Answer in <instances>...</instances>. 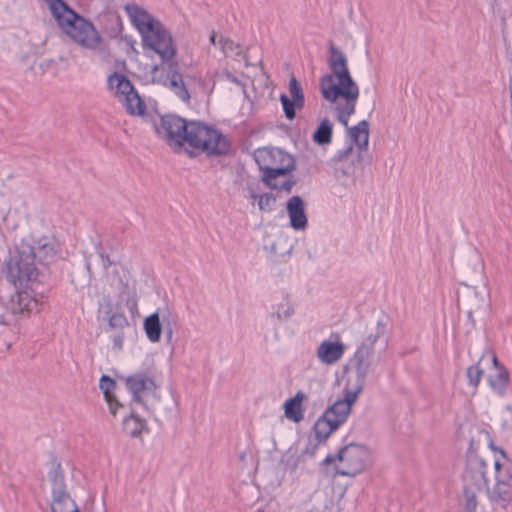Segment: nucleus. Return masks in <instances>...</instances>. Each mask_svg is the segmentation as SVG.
<instances>
[{"label": "nucleus", "mask_w": 512, "mask_h": 512, "mask_svg": "<svg viewBox=\"0 0 512 512\" xmlns=\"http://www.w3.org/2000/svg\"><path fill=\"white\" fill-rule=\"evenodd\" d=\"M37 277L35 253L31 245L23 241L7 263V279L13 284L15 292L5 304H0V324L8 323L9 312L16 315L32 309L34 300L30 285Z\"/></svg>", "instance_id": "1"}, {"label": "nucleus", "mask_w": 512, "mask_h": 512, "mask_svg": "<svg viewBox=\"0 0 512 512\" xmlns=\"http://www.w3.org/2000/svg\"><path fill=\"white\" fill-rule=\"evenodd\" d=\"M329 52L328 63L332 73L320 79V91L323 98L331 103L340 98L344 100V104H337L336 109L339 122L347 127L349 117L355 113L359 88L350 75L344 53L333 44Z\"/></svg>", "instance_id": "2"}, {"label": "nucleus", "mask_w": 512, "mask_h": 512, "mask_svg": "<svg viewBox=\"0 0 512 512\" xmlns=\"http://www.w3.org/2000/svg\"><path fill=\"white\" fill-rule=\"evenodd\" d=\"M61 31L80 47L97 51L103 38L89 20L71 9L64 0H44Z\"/></svg>", "instance_id": "3"}, {"label": "nucleus", "mask_w": 512, "mask_h": 512, "mask_svg": "<svg viewBox=\"0 0 512 512\" xmlns=\"http://www.w3.org/2000/svg\"><path fill=\"white\" fill-rule=\"evenodd\" d=\"M61 31L80 47L97 51L103 38L89 20L71 9L64 0H44Z\"/></svg>", "instance_id": "4"}, {"label": "nucleus", "mask_w": 512, "mask_h": 512, "mask_svg": "<svg viewBox=\"0 0 512 512\" xmlns=\"http://www.w3.org/2000/svg\"><path fill=\"white\" fill-rule=\"evenodd\" d=\"M125 10L142 37L143 47L156 52L163 61L173 59L177 49L165 26L137 4H128Z\"/></svg>", "instance_id": "5"}, {"label": "nucleus", "mask_w": 512, "mask_h": 512, "mask_svg": "<svg viewBox=\"0 0 512 512\" xmlns=\"http://www.w3.org/2000/svg\"><path fill=\"white\" fill-rule=\"evenodd\" d=\"M262 181L271 189L291 192L295 181L290 173L295 168L291 155L277 148H260L254 154Z\"/></svg>", "instance_id": "6"}, {"label": "nucleus", "mask_w": 512, "mask_h": 512, "mask_svg": "<svg viewBox=\"0 0 512 512\" xmlns=\"http://www.w3.org/2000/svg\"><path fill=\"white\" fill-rule=\"evenodd\" d=\"M491 470L490 462L475 454L467 457L466 468L463 473L462 505L465 512H475L478 506V497L484 487H487V474Z\"/></svg>", "instance_id": "7"}, {"label": "nucleus", "mask_w": 512, "mask_h": 512, "mask_svg": "<svg viewBox=\"0 0 512 512\" xmlns=\"http://www.w3.org/2000/svg\"><path fill=\"white\" fill-rule=\"evenodd\" d=\"M348 135L357 146L359 152L366 151L369 141V124L366 120L360 121L356 126L348 129ZM334 160L340 165L337 171L342 176L350 178L353 182L362 172V161L360 153H355L350 145L344 150H339Z\"/></svg>", "instance_id": "8"}, {"label": "nucleus", "mask_w": 512, "mask_h": 512, "mask_svg": "<svg viewBox=\"0 0 512 512\" xmlns=\"http://www.w3.org/2000/svg\"><path fill=\"white\" fill-rule=\"evenodd\" d=\"M185 144L197 153L211 155L226 154L230 145L227 138L219 131L200 122H190L185 135Z\"/></svg>", "instance_id": "9"}, {"label": "nucleus", "mask_w": 512, "mask_h": 512, "mask_svg": "<svg viewBox=\"0 0 512 512\" xmlns=\"http://www.w3.org/2000/svg\"><path fill=\"white\" fill-rule=\"evenodd\" d=\"M336 460V473L342 476L353 477L372 466L371 451L360 444L351 443L344 446L336 456L328 455L323 463L328 465Z\"/></svg>", "instance_id": "10"}, {"label": "nucleus", "mask_w": 512, "mask_h": 512, "mask_svg": "<svg viewBox=\"0 0 512 512\" xmlns=\"http://www.w3.org/2000/svg\"><path fill=\"white\" fill-rule=\"evenodd\" d=\"M125 385L135 403L141 404L151 414L161 412L159 386L153 376L145 372H137L125 378Z\"/></svg>", "instance_id": "11"}, {"label": "nucleus", "mask_w": 512, "mask_h": 512, "mask_svg": "<svg viewBox=\"0 0 512 512\" xmlns=\"http://www.w3.org/2000/svg\"><path fill=\"white\" fill-rule=\"evenodd\" d=\"M48 478L51 482L52 493L51 512H80L75 501L67 491L64 475L59 463H53Z\"/></svg>", "instance_id": "12"}, {"label": "nucleus", "mask_w": 512, "mask_h": 512, "mask_svg": "<svg viewBox=\"0 0 512 512\" xmlns=\"http://www.w3.org/2000/svg\"><path fill=\"white\" fill-rule=\"evenodd\" d=\"M383 334L384 326L378 322L376 331L369 333L354 353L356 381L360 384H365L366 376L372 366L374 345Z\"/></svg>", "instance_id": "13"}, {"label": "nucleus", "mask_w": 512, "mask_h": 512, "mask_svg": "<svg viewBox=\"0 0 512 512\" xmlns=\"http://www.w3.org/2000/svg\"><path fill=\"white\" fill-rule=\"evenodd\" d=\"M190 122L175 115H166L161 118L157 132L174 149H181L185 145V135Z\"/></svg>", "instance_id": "14"}, {"label": "nucleus", "mask_w": 512, "mask_h": 512, "mask_svg": "<svg viewBox=\"0 0 512 512\" xmlns=\"http://www.w3.org/2000/svg\"><path fill=\"white\" fill-rule=\"evenodd\" d=\"M363 387L364 384H360V382L356 381V384L353 386L352 389L346 390L344 398L335 401L334 404L324 412V414L328 418L337 421L338 426L343 424L346 421L348 415L350 414L351 407L353 403L356 401Z\"/></svg>", "instance_id": "15"}, {"label": "nucleus", "mask_w": 512, "mask_h": 512, "mask_svg": "<svg viewBox=\"0 0 512 512\" xmlns=\"http://www.w3.org/2000/svg\"><path fill=\"white\" fill-rule=\"evenodd\" d=\"M345 345L341 342L338 335L335 341L324 340L316 350V357L325 365L336 364L344 355Z\"/></svg>", "instance_id": "16"}, {"label": "nucleus", "mask_w": 512, "mask_h": 512, "mask_svg": "<svg viewBox=\"0 0 512 512\" xmlns=\"http://www.w3.org/2000/svg\"><path fill=\"white\" fill-rule=\"evenodd\" d=\"M35 253V259H38L40 264H49L56 259L59 251V243L52 236H44L31 245Z\"/></svg>", "instance_id": "17"}, {"label": "nucleus", "mask_w": 512, "mask_h": 512, "mask_svg": "<svg viewBox=\"0 0 512 512\" xmlns=\"http://www.w3.org/2000/svg\"><path fill=\"white\" fill-rule=\"evenodd\" d=\"M287 212L290 225L295 230H304L307 227V217L304 203L300 196H292L287 202Z\"/></svg>", "instance_id": "18"}, {"label": "nucleus", "mask_w": 512, "mask_h": 512, "mask_svg": "<svg viewBox=\"0 0 512 512\" xmlns=\"http://www.w3.org/2000/svg\"><path fill=\"white\" fill-rule=\"evenodd\" d=\"M492 363L495 373L490 375L489 384L491 388L500 396H503L510 382L508 370L498 361L495 354H492Z\"/></svg>", "instance_id": "19"}, {"label": "nucleus", "mask_w": 512, "mask_h": 512, "mask_svg": "<svg viewBox=\"0 0 512 512\" xmlns=\"http://www.w3.org/2000/svg\"><path fill=\"white\" fill-rule=\"evenodd\" d=\"M487 495L492 504L506 509L512 502V484L501 482L491 488L487 486Z\"/></svg>", "instance_id": "20"}, {"label": "nucleus", "mask_w": 512, "mask_h": 512, "mask_svg": "<svg viewBox=\"0 0 512 512\" xmlns=\"http://www.w3.org/2000/svg\"><path fill=\"white\" fill-rule=\"evenodd\" d=\"M116 289L118 291V303L124 302L127 308L134 312L137 309V297L135 287L130 279L126 276L119 277Z\"/></svg>", "instance_id": "21"}, {"label": "nucleus", "mask_w": 512, "mask_h": 512, "mask_svg": "<svg viewBox=\"0 0 512 512\" xmlns=\"http://www.w3.org/2000/svg\"><path fill=\"white\" fill-rule=\"evenodd\" d=\"M107 86L119 102L134 89L131 81L125 75L117 72L109 75Z\"/></svg>", "instance_id": "22"}, {"label": "nucleus", "mask_w": 512, "mask_h": 512, "mask_svg": "<svg viewBox=\"0 0 512 512\" xmlns=\"http://www.w3.org/2000/svg\"><path fill=\"white\" fill-rule=\"evenodd\" d=\"M306 399V395L299 391L296 395L284 403V414L286 418L296 423L300 422L304 418V409L302 402Z\"/></svg>", "instance_id": "23"}, {"label": "nucleus", "mask_w": 512, "mask_h": 512, "mask_svg": "<svg viewBox=\"0 0 512 512\" xmlns=\"http://www.w3.org/2000/svg\"><path fill=\"white\" fill-rule=\"evenodd\" d=\"M99 387L102 390V392L105 396V399L109 405L110 412L113 415H115L117 412V409L119 407H122V405L118 402V400L114 396L116 382L109 376L103 375L100 378Z\"/></svg>", "instance_id": "24"}, {"label": "nucleus", "mask_w": 512, "mask_h": 512, "mask_svg": "<svg viewBox=\"0 0 512 512\" xmlns=\"http://www.w3.org/2000/svg\"><path fill=\"white\" fill-rule=\"evenodd\" d=\"M120 103L130 115L142 116L145 114L146 105L135 89L121 99Z\"/></svg>", "instance_id": "25"}, {"label": "nucleus", "mask_w": 512, "mask_h": 512, "mask_svg": "<svg viewBox=\"0 0 512 512\" xmlns=\"http://www.w3.org/2000/svg\"><path fill=\"white\" fill-rule=\"evenodd\" d=\"M105 314L108 317L109 327L113 329L122 330L128 326V320L124 313L120 311V304L117 303L115 309L112 307L110 301L105 306Z\"/></svg>", "instance_id": "26"}, {"label": "nucleus", "mask_w": 512, "mask_h": 512, "mask_svg": "<svg viewBox=\"0 0 512 512\" xmlns=\"http://www.w3.org/2000/svg\"><path fill=\"white\" fill-rule=\"evenodd\" d=\"M338 427L337 421H334L323 414L314 425L315 436L318 440H325Z\"/></svg>", "instance_id": "27"}, {"label": "nucleus", "mask_w": 512, "mask_h": 512, "mask_svg": "<svg viewBox=\"0 0 512 512\" xmlns=\"http://www.w3.org/2000/svg\"><path fill=\"white\" fill-rule=\"evenodd\" d=\"M169 88L178 96L183 102L188 103L190 100V94L183 81V76L173 71L169 74Z\"/></svg>", "instance_id": "28"}, {"label": "nucleus", "mask_w": 512, "mask_h": 512, "mask_svg": "<svg viewBox=\"0 0 512 512\" xmlns=\"http://www.w3.org/2000/svg\"><path fill=\"white\" fill-rule=\"evenodd\" d=\"M490 466H493L494 474H495V483H509L512 484V465L505 462H500L499 460L490 461Z\"/></svg>", "instance_id": "29"}, {"label": "nucleus", "mask_w": 512, "mask_h": 512, "mask_svg": "<svg viewBox=\"0 0 512 512\" xmlns=\"http://www.w3.org/2000/svg\"><path fill=\"white\" fill-rule=\"evenodd\" d=\"M144 330L151 342H158L161 338V323L158 313H153L144 320Z\"/></svg>", "instance_id": "30"}, {"label": "nucleus", "mask_w": 512, "mask_h": 512, "mask_svg": "<svg viewBox=\"0 0 512 512\" xmlns=\"http://www.w3.org/2000/svg\"><path fill=\"white\" fill-rule=\"evenodd\" d=\"M333 125L327 118L323 119L313 134V141L319 145L331 142Z\"/></svg>", "instance_id": "31"}, {"label": "nucleus", "mask_w": 512, "mask_h": 512, "mask_svg": "<svg viewBox=\"0 0 512 512\" xmlns=\"http://www.w3.org/2000/svg\"><path fill=\"white\" fill-rule=\"evenodd\" d=\"M146 426L145 420L134 413H131L123 421L124 431L132 437L138 436Z\"/></svg>", "instance_id": "32"}, {"label": "nucleus", "mask_w": 512, "mask_h": 512, "mask_svg": "<svg viewBox=\"0 0 512 512\" xmlns=\"http://www.w3.org/2000/svg\"><path fill=\"white\" fill-rule=\"evenodd\" d=\"M294 313L293 305L288 298H283L273 306L272 317L278 321L288 320Z\"/></svg>", "instance_id": "33"}, {"label": "nucleus", "mask_w": 512, "mask_h": 512, "mask_svg": "<svg viewBox=\"0 0 512 512\" xmlns=\"http://www.w3.org/2000/svg\"><path fill=\"white\" fill-rule=\"evenodd\" d=\"M302 462V455L291 450L283 456L281 461L284 472H288L290 474H294Z\"/></svg>", "instance_id": "34"}, {"label": "nucleus", "mask_w": 512, "mask_h": 512, "mask_svg": "<svg viewBox=\"0 0 512 512\" xmlns=\"http://www.w3.org/2000/svg\"><path fill=\"white\" fill-rule=\"evenodd\" d=\"M218 45L220 46L224 56H229L230 54H242V47L238 43H235L233 40L222 34L219 36Z\"/></svg>", "instance_id": "35"}, {"label": "nucleus", "mask_w": 512, "mask_h": 512, "mask_svg": "<svg viewBox=\"0 0 512 512\" xmlns=\"http://www.w3.org/2000/svg\"><path fill=\"white\" fill-rule=\"evenodd\" d=\"M289 92L291 95L290 99H294L297 102L298 108H303L304 106V94L302 91V87L300 83L297 81L295 77H292L289 80Z\"/></svg>", "instance_id": "36"}, {"label": "nucleus", "mask_w": 512, "mask_h": 512, "mask_svg": "<svg viewBox=\"0 0 512 512\" xmlns=\"http://www.w3.org/2000/svg\"><path fill=\"white\" fill-rule=\"evenodd\" d=\"M280 101L282 103L286 118H288L289 120L294 119L296 115V109H299L297 107V102L294 99H290L285 94H282L280 96Z\"/></svg>", "instance_id": "37"}, {"label": "nucleus", "mask_w": 512, "mask_h": 512, "mask_svg": "<svg viewBox=\"0 0 512 512\" xmlns=\"http://www.w3.org/2000/svg\"><path fill=\"white\" fill-rule=\"evenodd\" d=\"M275 197L270 193L259 195L258 197V208L264 212H270L275 204Z\"/></svg>", "instance_id": "38"}, {"label": "nucleus", "mask_w": 512, "mask_h": 512, "mask_svg": "<svg viewBox=\"0 0 512 512\" xmlns=\"http://www.w3.org/2000/svg\"><path fill=\"white\" fill-rule=\"evenodd\" d=\"M466 374L469 380V384L477 387L482 378L483 370L478 365H473L468 367Z\"/></svg>", "instance_id": "39"}, {"label": "nucleus", "mask_w": 512, "mask_h": 512, "mask_svg": "<svg viewBox=\"0 0 512 512\" xmlns=\"http://www.w3.org/2000/svg\"><path fill=\"white\" fill-rule=\"evenodd\" d=\"M112 342H113V347L115 349L120 350L123 347L124 336L122 334H120V333L116 334V335L113 336Z\"/></svg>", "instance_id": "40"}, {"label": "nucleus", "mask_w": 512, "mask_h": 512, "mask_svg": "<svg viewBox=\"0 0 512 512\" xmlns=\"http://www.w3.org/2000/svg\"><path fill=\"white\" fill-rule=\"evenodd\" d=\"M176 321L174 318L171 319V321H169V324L167 327H165V333H166V337H167V340L168 341H171L172 337H173V327L172 325L175 324Z\"/></svg>", "instance_id": "41"}, {"label": "nucleus", "mask_w": 512, "mask_h": 512, "mask_svg": "<svg viewBox=\"0 0 512 512\" xmlns=\"http://www.w3.org/2000/svg\"><path fill=\"white\" fill-rule=\"evenodd\" d=\"M219 36H220V34H217L215 31H212V32L210 33V37H209L210 43H211L212 45H214V46H215V45H218Z\"/></svg>", "instance_id": "42"}, {"label": "nucleus", "mask_w": 512, "mask_h": 512, "mask_svg": "<svg viewBox=\"0 0 512 512\" xmlns=\"http://www.w3.org/2000/svg\"><path fill=\"white\" fill-rule=\"evenodd\" d=\"M249 197L253 200H256L259 196L253 190H250Z\"/></svg>", "instance_id": "43"}, {"label": "nucleus", "mask_w": 512, "mask_h": 512, "mask_svg": "<svg viewBox=\"0 0 512 512\" xmlns=\"http://www.w3.org/2000/svg\"><path fill=\"white\" fill-rule=\"evenodd\" d=\"M481 302L482 303L477 307L478 309H480L483 305H486V301L484 299H482Z\"/></svg>", "instance_id": "44"}, {"label": "nucleus", "mask_w": 512, "mask_h": 512, "mask_svg": "<svg viewBox=\"0 0 512 512\" xmlns=\"http://www.w3.org/2000/svg\"><path fill=\"white\" fill-rule=\"evenodd\" d=\"M284 180V178L278 179V182L281 183Z\"/></svg>", "instance_id": "45"}]
</instances>
